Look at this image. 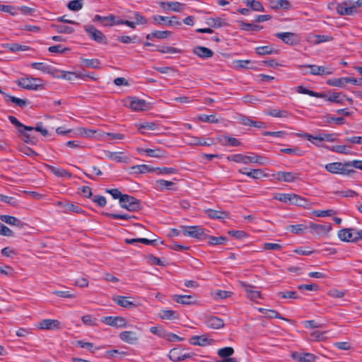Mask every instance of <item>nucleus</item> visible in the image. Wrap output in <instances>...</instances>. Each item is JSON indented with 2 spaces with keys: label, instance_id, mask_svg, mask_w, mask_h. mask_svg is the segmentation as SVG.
Returning a JSON list of instances; mask_svg holds the SVG:
<instances>
[{
  "label": "nucleus",
  "instance_id": "1",
  "mask_svg": "<svg viewBox=\"0 0 362 362\" xmlns=\"http://www.w3.org/2000/svg\"><path fill=\"white\" fill-rule=\"evenodd\" d=\"M264 158L260 156H245L243 154H233L228 156L227 160L239 163L248 164L250 163H256L264 165L265 162L263 160Z\"/></svg>",
  "mask_w": 362,
  "mask_h": 362
},
{
  "label": "nucleus",
  "instance_id": "2",
  "mask_svg": "<svg viewBox=\"0 0 362 362\" xmlns=\"http://www.w3.org/2000/svg\"><path fill=\"white\" fill-rule=\"evenodd\" d=\"M274 198L278 201L286 204H293L297 206H303L307 204V200L296 194H276Z\"/></svg>",
  "mask_w": 362,
  "mask_h": 362
},
{
  "label": "nucleus",
  "instance_id": "3",
  "mask_svg": "<svg viewBox=\"0 0 362 362\" xmlns=\"http://www.w3.org/2000/svg\"><path fill=\"white\" fill-rule=\"evenodd\" d=\"M18 86L27 90H40L43 88L42 80L40 78H21L16 81Z\"/></svg>",
  "mask_w": 362,
  "mask_h": 362
},
{
  "label": "nucleus",
  "instance_id": "4",
  "mask_svg": "<svg viewBox=\"0 0 362 362\" xmlns=\"http://www.w3.org/2000/svg\"><path fill=\"white\" fill-rule=\"evenodd\" d=\"M349 167V161L341 163V162H334L327 163L325 165V169L333 174H342V175H350L351 173H354L355 170L353 169H347L346 168Z\"/></svg>",
  "mask_w": 362,
  "mask_h": 362
},
{
  "label": "nucleus",
  "instance_id": "5",
  "mask_svg": "<svg viewBox=\"0 0 362 362\" xmlns=\"http://www.w3.org/2000/svg\"><path fill=\"white\" fill-rule=\"evenodd\" d=\"M182 233L185 235L191 238L204 240L207 238V235L205 233V229L201 226H181Z\"/></svg>",
  "mask_w": 362,
  "mask_h": 362
},
{
  "label": "nucleus",
  "instance_id": "6",
  "mask_svg": "<svg viewBox=\"0 0 362 362\" xmlns=\"http://www.w3.org/2000/svg\"><path fill=\"white\" fill-rule=\"evenodd\" d=\"M120 206L129 211H138L141 209V202L134 197L124 194L121 197Z\"/></svg>",
  "mask_w": 362,
  "mask_h": 362
},
{
  "label": "nucleus",
  "instance_id": "7",
  "mask_svg": "<svg viewBox=\"0 0 362 362\" xmlns=\"http://www.w3.org/2000/svg\"><path fill=\"white\" fill-rule=\"evenodd\" d=\"M85 31L88 34L90 38L98 43L107 44V39L106 36L93 25H85L83 26Z\"/></svg>",
  "mask_w": 362,
  "mask_h": 362
},
{
  "label": "nucleus",
  "instance_id": "8",
  "mask_svg": "<svg viewBox=\"0 0 362 362\" xmlns=\"http://www.w3.org/2000/svg\"><path fill=\"white\" fill-rule=\"evenodd\" d=\"M100 321L107 325L116 328H123L129 326L127 320L121 316H105L101 318Z\"/></svg>",
  "mask_w": 362,
  "mask_h": 362
},
{
  "label": "nucleus",
  "instance_id": "9",
  "mask_svg": "<svg viewBox=\"0 0 362 362\" xmlns=\"http://www.w3.org/2000/svg\"><path fill=\"white\" fill-rule=\"evenodd\" d=\"M339 238L344 242L354 243L358 240V229L344 228L338 231Z\"/></svg>",
  "mask_w": 362,
  "mask_h": 362
},
{
  "label": "nucleus",
  "instance_id": "10",
  "mask_svg": "<svg viewBox=\"0 0 362 362\" xmlns=\"http://www.w3.org/2000/svg\"><path fill=\"white\" fill-rule=\"evenodd\" d=\"M300 136L306 139L309 141H313V139H318L319 141H329L333 142L337 141L336 134H320L316 136H313L308 133H304L303 134H300Z\"/></svg>",
  "mask_w": 362,
  "mask_h": 362
},
{
  "label": "nucleus",
  "instance_id": "11",
  "mask_svg": "<svg viewBox=\"0 0 362 362\" xmlns=\"http://www.w3.org/2000/svg\"><path fill=\"white\" fill-rule=\"evenodd\" d=\"M129 107L134 111H144L151 108L149 103L136 98H130Z\"/></svg>",
  "mask_w": 362,
  "mask_h": 362
},
{
  "label": "nucleus",
  "instance_id": "12",
  "mask_svg": "<svg viewBox=\"0 0 362 362\" xmlns=\"http://www.w3.org/2000/svg\"><path fill=\"white\" fill-rule=\"evenodd\" d=\"M119 339L129 344H136L139 339V334L134 331H124L119 335Z\"/></svg>",
  "mask_w": 362,
  "mask_h": 362
},
{
  "label": "nucleus",
  "instance_id": "13",
  "mask_svg": "<svg viewBox=\"0 0 362 362\" xmlns=\"http://www.w3.org/2000/svg\"><path fill=\"white\" fill-rule=\"evenodd\" d=\"M300 178V174L294 172L279 171L276 175V179L280 182H293Z\"/></svg>",
  "mask_w": 362,
  "mask_h": 362
},
{
  "label": "nucleus",
  "instance_id": "14",
  "mask_svg": "<svg viewBox=\"0 0 362 362\" xmlns=\"http://www.w3.org/2000/svg\"><path fill=\"white\" fill-rule=\"evenodd\" d=\"M276 36L289 45H296L299 41L297 35L291 32L278 33L276 34Z\"/></svg>",
  "mask_w": 362,
  "mask_h": 362
},
{
  "label": "nucleus",
  "instance_id": "15",
  "mask_svg": "<svg viewBox=\"0 0 362 362\" xmlns=\"http://www.w3.org/2000/svg\"><path fill=\"white\" fill-rule=\"evenodd\" d=\"M309 228L312 229L313 233L320 235L329 232L332 230V224L330 223L319 224L310 222Z\"/></svg>",
  "mask_w": 362,
  "mask_h": 362
},
{
  "label": "nucleus",
  "instance_id": "16",
  "mask_svg": "<svg viewBox=\"0 0 362 362\" xmlns=\"http://www.w3.org/2000/svg\"><path fill=\"white\" fill-rule=\"evenodd\" d=\"M153 21L158 24H162L163 23H166L168 25L170 26H177L181 25V22L179 21V18L177 16H173L171 18H168V17L156 15L153 16Z\"/></svg>",
  "mask_w": 362,
  "mask_h": 362
},
{
  "label": "nucleus",
  "instance_id": "17",
  "mask_svg": "<svg viewBox=\"0 0 362 362\" xmlns=\"http://www.w3.org/2000/svg\"><path fill=\"white\" fill-rule=\"evenodd\" d=\"M93 22H100L103 26H112L117 25L116 17L110 14L107 16H102L100 15H95L93 18Z\"/></svg>",
  "mask_w": 362,
  "mask_h": 362
},
{
  "label": "nucleus",
  "instance_id": "18",
  "mask_svg": "<svg viewBox=\"0 0 362 362\" xmlns=\"http://www.w3.org/2000/svg\"><path fill=\"white\" fill-rule=\"evenodd\" d=\"M337 11L341 16H351L356 12V6H351L348 1H343L337 5Z\"/></svg>",
  "mask_w": 362,
  "mask_h": 362
},
{
  "label": "nucleus",
  "instance_id": "19",
  "mask_svg": "<svg viewBox=\"0 0 362 362\" xmlns=\"http://www.w3.org/2000/svg\"><path fill=\"white\" fill-rule=\"evenodd\" d=\"M305 67L310 68V73L312 75H316V76H327L331 75L332 74V71L325 66H317L315 64H307L304 66Z\"/></svg>",
  "mask_w": 362,
  "mask_h": 362
},
{
  "label": "nucleus",
  "instance_id": "20",
  "mask_svg": "<svg viewBox=\"0 0 362 362\" xmlns=\"http://www.w3.org/2000/svg\"><path fill=\"white\" fill-rule=\"evenodd\" d=\"M205 214L212 219H226L229 218V213L223 210L208 209L204 210Z\"/></svg>",
  "mask_w": 362,
  "mask_h": 362
},
{
  "label": "nucleus",
  "instance_id": "21",
  "mask_svg": "<svg viewBox=\"0 0 362 362\" xmlns=\"http://www.w3.org/2000/svg\"><path fill=\"white\" fill-rule=\"evenodd\" d=\"M60 322L57 320L45 319L39 322V328L41 329H58L60 328Z\"/></svg>",
  "mask_w": 362,
  "mask_h": 362
},
{
  "label": "nucleus",
  "instance_id": "22",
  "mask_svg": "<svg viewBox=\"0 0 362 362\" xmlns=\"http://www.w3.org/2000/svg\"><path fill=\"white\" fill-rule=\"evenodd\" d=\"M160 6L163 9H166L167 8L169 10L175 12H181L185 8V4L178 2V1H162L160 3Z\"/></svg>",
  "mask_w": 362,
  "mask_h": 362
},
{
  "label": "nucleus",
  "instance_id": "23",
  "mask_svg": "<svg viewBox=\"0 0 362 362\" xmlns=\"http://www.w3.org/2000/svg\"><path fill=\"white\" fill-rule=\"evenodd\" d=\"M130 297L117 296L113 298V300L117 305L126 308H135L136 304L133 301L129 300Z\"/></svg>",
  "mask_w": 362,
  "mask_h": 362
},
{
  "label": "nucleus",
  "instance_id": "24",
  "mask_svg": "<svg viewBox=\"0 0 362 362\" xmlns=\"http://www.w3.org/2000/svg\"><path fill=\"white\" fill-rule=\"evenodd\" d=\"M193 53L202 59H208L212 57L214 52L205 47L197 46L193 49Z\"/></svg>",
  "mask_w": 362,
  "mask_h": 362
},
{
  "label": "nucleus",
  "instance_id": "25",
  "mask_svg": "<svg viewBox=\"0 0 362 362\" xmlns=\"http://www.w3.org/2000/svg\"><path fill=\"white\" fill-rule=\"evenodd\" d=\"M205 323L207 327L212 329H220L223 327L225 325L223 320L221 318L216 316L209 317L206 320Z\"/></svg>",
  "mask_w": 362,
  "mask_h": 362
},
{
  "label": "nucleus",
  "instance_id": "26",
  "mask_svg": "<svg viewBox=\"0 0 362 362\" xmlns=\"http://www.w3.org/2000/svg\"><path fill=\"white\" fill-rule=\"evenodd\" d=\"M292 358L299 362H311L315 359V356L310 353L293 352Z\"/></svg>",
  "mask_w": 362,
  "mask_h": 362
},
{
  "label": "nucleus",
  "instance_id": "27",
  "mask_svg": "<svg viewBox=\"0 0 362 362\" xmlns=\"http://www.w3.org/2000/svg\"><path fill=\"white\" fill-rule=\"evenodd\" d=\"M255 52L259 56L266 54H277L279 53V50L275 49L273 45H265L259 46L255 48Z\"/></svg>",
  "mask_w": 362,
  "mask_h": 362
},
{
  "label": "nucleus",
  "instance_id": "28",
  "mask_svg": "<svg viewBox=\"0 0 362 362\" xmlns=\"http://www.w3.org/2000/svg\"><path fill=\"white\" fill-rule=\"evenodd\" d=\"M45 167L47 169L50 170L55 176L59 177H71L72 174L68 170L63 169L62 168L54 167L51 165L45 164Z\"/></svg>",
  "mask_w": 362,
  "mask_h": 362
},
{
  "label": "nucleus",
  "instance_id": "29",
  "mask_svg": "<svg viewBox=\"0 0 362 362\" xmlns=\"http://www.w3.org/2000/svg\"><path fill=\"white\" fill-rule=\"evenodd\" d=\"M175 185V183L171 181L158 180L154 184V187L158 191H163L164 189L175 190L173 187Z\"/></svg>",
  "mask_w": 362,
  "mask_h": 362
},
{
  "label": "nucleus",
  "instance_id": "30",
  "mask_svg": "<svg viewBox=\"0 0 362 362\" xmlns=\"http://www.w3.org/2000/svg\"><path fill=\"white\" fill-rule=\"evenodd\" d=\"M242 286L245 288V291L247 293V296L250 300L256 301L257 299L262 298L260 291L254 290V286L247 285L245 283H242Z\"/></svg>",
  "mask_w": 362,
  "mask_h": 362
},
{
  "label": "nucleus",
  "instance_id": "31",
  "mask_svg": "<svg viewBox=\"0 0 362 362\" xmlns=\"http://www.w3.org/2000/svg\"><path fill=\"white\" fill-rule=\"evenodd\" d=\"M238 172L241 174L246 175L247 176L253 179H259L261 177H265L266 175L262 169H252L250 171L247 170V168L239 169Z\"/></svg>",
  "mask_w": 362,
  "mask_h": 362
},
{
  "label": "nucleus",
  "instance_id": "32",
  "mask_svg": "<svg viewBox=\"0 0 362 362\" xmlns=\"http://www.w3.org/2000/svg\"><path fill=\"white\" fill-rule=\"evenodd\" d=\"M58 205L61 206L64 212H74L76 214H81L83 212V209L77 204H72L71 202L63 203L62 202H58Z\"/></svg>",
  "mask_w": 362,
  "mask_h": 362
},
{
  "label": "nucleus",
  "instance_id": "33",
  "mask_svg": "<svg viewBox=\"0 0 362 362\" xmlns=\"http://www.w3.org/2000/svg\"><path fill=\"white\" fill-rule=\"evenodd\" d=\"M173 299L176 303L183 305H192L196 302L194 297L189 295H175Z\"/></svg>",
  "mask_w": 362,
  "mask_h": 362
},
{
  "label": "nucleus",
  "instance_id": "34",
  "mask_svg": "<svg viewBox=\"0 0 362 362\" xmlns=\"http://www.w3.org/2000/svg\"><path fill=\"white\" fill-rule=\"evenodd\" d=\"M218 141L223 146H239L241 144L237 139L226 135L221 136Z\"/></svg>",
  "mask_w": 362,
  "mask_h": 362
},
{
  "label": "nucleus",
  "instance_id": "35",
  "mask_svg": "<svg viewBox=\"0 0 362 362\" xmlns=\"http://www.w3.org/2000/svg\"><path fill=\"white\" fill-rule=\"evenodd\" d=\"M4 100L6 103L10 102L15 103L17 106L20 107H23L28 104V101L26 99H21L16 98L15 96L10 95L8 94H4Z\"/></svg>",
  "mask_w": 362,
  "mask_h": 362
},
{
  "label": "nucleus",
  "instance_id": "36",
  "mask_svg": "<svg viewBox=\"0 0 362 362\" xmlns=\"http://www.w3.org/2000/svg\"><path fill=\"white\" fill-rule=\"evenodd\" d=\"M154 171V168L148 165H136L131 167L132 174H141Z\"/></svg>",
  "mask_w": 362,
  "mask_h": 362
},
{
  "label": "nucleus",
  "instance_id": "37",
  "mask_svg": "<svg viewBox=\"0 0 362 362\" xmlns=\"http://www.w3.org/2000/svg\"><path fill=\"white\" fill-rule=\"evenodd\" d=\"M207 24L215 28L228 25L227 21L221 17L209 18L207 21Z\"/></svg>",
  "mask_w": 362,
  "mask_h": 362
},
{
  "label": "nucleus",
  "instance_id": "38",
  "mask_svg": "<svg viewBox=\"0 0 362 362\" xmlns=\"http://www.w3.org/2000/svg\"><path fill=\"white\" fill-rule=\"evenodd\" d=\"M296 91L298 93H302V94H306V95H308L310 96H312V97H315V98H327L326 95L320 93H317V92H315L313 90H309L306 88H305L304 86H299L297 87L296 88Z\"/></svg>",
  "mask_w": 362,
  "mask_h": 362
},
{
  "label": "nucleus",
  "instance_id": "39",
  "mask_svg": "<svg viewBox=\"0 0 362 362\" xmlns=\"http://www.w3.org/2000/svg\"><path fill=\"white\" fill-rule=\"evenodd\" d=\"M0 220L11 226H22V221L10 215H0Z\"/></svg>",
  "mask_w": 362,
  "mask_h": 362
},
{
  "label": "nucleus",
  "instance_id": "40",
  "mask_svg": "<svg viewBox=\"0 0 362 362\" xmlns=\"http://www.w3.org/2000/svg\"><path fill=\"white\" fill-rule=\"evenodd\" d=\"M189 343L195 346H204L209 344V340L204 335L193 336L190 338Z\"/></svg>",
  "mask_w": 362,
  "mask_h": 362
},
{
  "label": "nucleus",
  "instance_id": "41",
  "mask_svg": "<svg viewBox=\"0 0 362 362\" xmlns=\"http://www.w3.org/2000/svg\"><path fill=\"white\" fill-rule=\"evenodd\" d=\"M139 152L145 153L146 154V156H148L149 157H153V158H161V157H163L165 155V151L161 149H159V148L141 149V150H139Z\"/></svg>",
  "mask_w": 362,
  "mask_h": 362
},
{
  "label": "nucleus",
  "instance_id": "42",
  "mask_svg": "<svg viewBox=\"0 0 362 362\" xmlns=\"http://www.w3.org/2000/svg\"><path fill=\"white\" fill-rule=\"evenodd\" d=\"M244 3L250 8V9L255 11H264L263 5L256 0H244Z\"/></svg>",
  "mask_w": 362,
  "mask_h": 362
},
{
  "label": "nucleus",
  "instance_id": "43",
  "mask_svg": "<svg viewBox=\"0 0 362 362\" xmlns=\"http://www.w3.org/2000/svg\"><path fill=\"white\" fill-rule=\"evenodd\" d=\"M32 68L49 74L52 72V67L43 62H33L30 64Z\"/></svg>",
  "mask_w": 362,
  "mask_h": 362
},
{
  "label": "nucleus",
  "instance_id": "44",
  "mask_svg": "<svg viewBox=\"0 0 362 362\" xmlns=\"http://www.w3.org/2000/svg\"><path fill=\"white\" fill-rule=\"evenodd\" d=\"M238 24L240 29L245 31H258L262 28L260 25L245 23L244 21H238Z\"/></svg>",
  "mask_w": 362,
  "mask_h": 362
},
{
  "label": "nucleus",
  "instance_id": "45",
  "mask_svg": "<svg viewBox=\"0 0 362 362\" xmlns=\"http://www.w3.org/2000/svg\"><path fill=\"white\" fill-rule=\"evenodd\" d=\"M8 120L10 121V122L15 125L16 127L19 128V129H23V130H26V131H28V132H33L34 128L33 127H30V126H26V125H24L23 124H22L21 122L18 121V119L15 117L14 116H8Z\"/></svg>",
  "mask_w": 362,
  "mask_h": 362
},
{
  "label": "nucleus",
  "instance_id": "46",
  "mask_svg": "<svg viewBox=\"0 0 362 362\" xmlns=\"http://www.w3.org/2000/svg\"><path fill=\"white\" fill-rule=\"evenodd\" d=\"M5 47L8 49L11 52H17L21 51H27L30 47L27 45H20L17 43L6 44Z\"/></svg>",
  "mask_w": 362,
  "mask_h": 362
},
{
  "label": "nucleus",
  "instance_id": "47",
  "mask_svg": "<svg viewBox=\"0 0 362 362\" xmlns=\"http://www.w3.org/2000/svg\"><path fill=\"white\" fill-rule=\"evenodd\" d=\"M160 317L165 320H176L179 318V315L177 312L172 310H162Z\"/></svg>",
  "mask_w": 362,
  "mask_h": 362
},
{
  "label": "nucleus",
  "instance_id": "48",
  "mask_svg": "<svg viewBox=\"0 0 362 362\" xmlns=\"http://www.w3.org/2000/svg\"><path fill=\"white\" fill-rule=\"evenodd\" d=\"M266 114L274 117H287L289 115L286 110H279L277 109H270Z\"/></svg>",
  "mask_w": 362,
  "mask_h": 362
},
{
  "label": "nucleus",
  "instance_id": "49",
  "mask_svg": "<svg viewBox=\"0 0 362 362\" xmlns=\"http://www.w3.org/2000/svg\"><path fill=\"white\" fill-rule=\"evenodd\" d=\"M25 130L18 129L20 134H23L24 138L23 141L27 144H35L37 143V139L31 133L25 132Z\"/></svg>",
  "mask_w": 362,
  "mask_h": 362
},
{
  "label": "nucleus",
  "instance_id": "50",
  "mask_svg": "<svg viewBox=\"0 0 362 362\" xmlns=\"http://www.w3.org/2000/svg\"><path fill=\"white\" fill-rule=\"evenodd\" d=\"M329 102L336 103L338 104H343L344 98L341 93L334 92L330 94L329 97L326 98Z\"/></svg>",
  "mask_w": 362,
  "mask_h": 362
},
{
  "label": "nucleus",
  "instance_id": "51",
  "mask_svg": "<svg viewBox=\"0 0 362 362\" xmlns=\"http://www.w3.org/2000/svg\"><path fill=\"white\" fill-rule=\"evenodd\" d=\"M52 28L59 33L71 34L74 32V29L71 27L63 25H52Z\"/></svg>",
  "mask_w": 362,
  "mask_h": 362
},
{
  "label": "nucleus",
  "instance_id": "52",
  "mask_svg": "<svg viewBox=\"0 0 362 362\" xmlns=\"http://www.w3.org/2000/svg\"><path fill=\"white\" fill-rule=\"evenodd\" d=\"M154 171H156L158 175H170L177 173L178 170L175 168L163 167L154 168Z\"/></svg>",
  "mask_w": 362,
  "mask_h": 362
},
{
  "label": "nucleus",
  "instance_id": "53",
  "mask_svg": "<svg viewBox=\"0 0 362 362\" xmlns=\"http://www.w3.org/2000/svg\"><path fill=\"white\" fill-rule=\"evenodd\" d=\"M157 51H158L160 53L165 54V53H170V54H177V53H181L182 51L176 47H169V46H161L158 47Z\"/></svg>",
  "mask_w": 362,
  "mask_h": 362
},
{
  "label": "nucleus",
  "instance_id": "54",
  "mask_svg": "<svg viewBox=\"0 0 362 362\" xmlns=\"http://www.w3.org/2000/svg\"><path fill=\"white\" fill-rule=\"evenodd\" d=\"M307 226L304 224L290 225L287 227V229L291 233L295 234H300L307 229Z\"/></svg>",
  "mask_w": 362,
  "mask_h": 362
},
{
  "label": "nucleus",
  "instance_id": "55",
  "mask_svg": "<svg viewBox=\"0 0 362 362\" xmlns=\"http://www.w3.org/2000/svg\"><path fill=\"white\" fill-rule=\"evenodd\" d=\"M329 150L333 151V152L338 153H341V154L347 155V154H350L351 153L350 151L348 149L347 146H346V145H335V146H332L329 148Z\"/></svg>",
  "mask_w": 362,
  "mask_h": 362
},
{
  "label": "nucleus",
  "instance_id": "56",
  "mask_svg": "<svg viewBox=\"0 0 362 362\" xmlns=\"http://www.w3.org/2000/svg\"><path fill=\"white\" fill-rule=\"evenodd\" d=\"M280 151L284 153L294 155L297 156H302L304 155V152L297 147L282 148L280 150Z\"/></svg>",
  "mask_w": 362,
  "mask_h": 362
},
{
  "label": "nucleus",
  "instance_id": "57",
  "mask_svg": "<svg viewBox=\"0 0 362 362\" xmlns=\"http://www.w3.org/2000/svg\"><path fill=\"white\" fill-rule=\"evenodd\" d=\"M234 353V349L232 347H224L218 349V355L220 357L227 358H230Z\"/></svg>",
  "mask_w": 362,
  "mask_h": 362
},
{
  "label": "nucleus",
  "instance_id": "58",
  "mask_svg": "<svg viewBox=\"0 0 362 362\" xmlns=\"http://www.w3.org/2000/svg\"><path fill=\"white\" fill-rule=\"evenodd\" d=\"M96 133V131L86 128H78L76 134L83 137H91Z\"/></svg>",
  "mask_w": 362,
  "mask_h": 362
},
{
  "label": "nucleus",
  "instance_id": "59",
  "mask_svg": "<svg viewBox=\"0 0 362 362\" xmlns=\"http://www.w3.org/2000/svg\"><path fill=\"white\" fill-rule=\"evenodd\" d=\"M207 238L209 239V243L212 245H223L227 239L225 236L215 237L207 235Z\"/></svg>",
  "mask_w": 362,
  "mask_h": 362
},
{
  "label": "nucleus",
  "instance_id": "60",
  "mask_svg": "<svg viewBox=\"0 0 362 362\" xmlns=\"http://www.w3.org/2000/svg\"><path fill=\"white\" fill-rule=\"evenodd\" d=\"M344 79H345V77L339 78L329 79L327 81V84H329V86H332L344 88L345 83H346Z\"/></svg>",
  "mask_w": 362,
  "mask_h": 362
},
{
  "label": "nucleus",
  "instance_id": "61",
  "mask_svg": "<svg viewBox=\"0 0 362 362\" xmlns=\"http://www.w3.org/2000/svg\"><path fill=\"white\" fill-rule=\"evenodd\" d=\"M181 354L178 349L174 348L170 351L168 356L171 361L177 362L180 361Z\"/></svg>",
  "mask_w": 362,
  "mask_h": 362
},
{
  "label": "nucleus",
  "instance_id": "62",
  "mask_svg": "<svg viewBox=\"0 0 362 362\" xmlns=\"http://www.w3.org/2000/svg\"><path fill=\"white\" fill-rule=\"evenodd\" d=\"M19 11H20L19 7H16V6H10V5H4V6L2 7L3 12L8 13L9 14H11V16H13L18 15L19 13Z\"/></svg>",
  "mask_w": 362,
  "mask_h": 362
},
{
  "label": "nucleus",
  "instance_id": "63",
  "mask_svg": "<svg viewBox=\"0 0 362 362\" xmlns=\"http://www.w3.org/2000/svg\"><path fill=\"white\" fill-rule=\"evenodd\" d=\"M68 8L71 11H78L82 8L83 3L81 0H72L69 2Z\"/></svg>",
  "mask_w": 362,
  "mask_h": 362
},
{
  "label": "nucleus",
  "instance_id": "64",
  "mask_svg": "<svg viewBox=\"0 0 362 362\" xmlns=\"http://www.w3.org/2000/svg\"><path fill=\"white\" fill-rule=\"evenodd\" d=\"M185 143L191 146H199L200 143V138L197 136H193L189 134L185 136Z\"/></svg>",
  "mask_w": 362,
  "mask_h": 362
}]
</instances>
